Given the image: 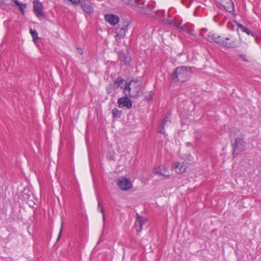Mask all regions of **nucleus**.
<instances>
[{
    "instance_id": "9b49d317",
    "label": "nucleus",
    "mask_w": 261,
    "mask_h": 261,
    "mask_svg": "<svg viewBox=\"0 0 261 261\" xmlns=\"http://www.w3.org/2000/svg\"><path fill=\"white\" fill-rule=\"evenodd\" d=\"M171 118L169 115L167 114L163 119L162 123L159 125L158 128L159 133L162 134H165V128L170 124Z\"/></svg>"
},
{
    "instance_id": "1a4fd4ad",
    "label": "nucleus",
    "mask_w": 261,
    "mask_h": 261,
    "mask_svg": "<svg viewBox=\"0 0 261 261\" xmlns=\"http://www.w3.org/2000/svg\"><path fill=\"white\" fill-rule=\"evenodd\" d=\"M224 42L227 43V46H224L228 48H237L239 44L238 40L232 35L226 37Z\"/></svg>"
},
{
    "instance_id": "e433bc0d",
    "label": "nucleus",
    "mask_w": 261,
    "mask_h": 261,
    "mask_svg": "<svg viewBox=\"0 0 261 261\" xmlns=\"http://www.w3.org/2000/svg\"><path fill=\"white\" fill-rule=\"evenodd\" d=\"M80 54H82L83 53H81V51H80Z\"/></svg>"
},
{
    "instance_id": "58836bf2",
    "label": "nucleus",
    "mask_w": 261,
    "mask_h": 261,
    "mask_svg": "<svg viewBox=\"0 0 261 261\" xmlns=\"http://www.w3.org/2000/svg\"><path fill=\"white\" fill-rule=\"evenodd\" d=\"M188 157H191V155L190 154H189V156Z\"/></svg>"
},
{
    "instance_id": "473e14b6",
    "label": "nucleus",
    "mask_w": 261,
    "mask_h": 261,
    "mask_svg": "<svg viewBox=\"0 0 261 261\" xmlns=\"http://www.w3.org/2000/svg\"><path fill=\"white\" fill-rule=\"evenodd\" d=\"M62 228H61V229H60V233H59V236H58V239L59 238L60 235H61V232H62Z\"/></svg>"
},
{
    "instance_id": "aec40b11",
    "label": "nucleus",
    "mask_w": 261,
    "mask_h": 261,
    "mask_svg": "<svg viewBox=\"0 0 261 261\" xmlns=\"http://www.w3.org/2000/svg\"><path fill=\"white\" fill-rule=\"evenodd\" d=\"M227 6H224L226 10L230 13L234 11V6L231 0H228Z\"/></svg>"
},
{
    "instance_id": "39448f33",
    "label": "nucleus",
    "mask_w": 261,
    "mask_h": 261,
    "mask_svg": "<svg viewBox=\"0 0 261 261\" xmlns=\"http://www.w3.org/2000/svg\"><path fill=\"white\" fill-rule=\"evenodd\" d=\"M201 35L202 37L210 42L213 41L222 46H227V43L224 42V40H223L222 37L219 35L213 34L212 33H209L206 35H205V34L202 32L201 33Z\"/></svg>"
},
{
    "instance_id": "f704fd0d",
    "label": "nucleus",
    "mask_w": 261,
    "mask_h": 261,
    "mask_svg": "<svg viewBox=\"0 0 261 261\" xmlns=\"http://www.w3.org/2000/svg\"><path fill=\"white\" fill-rule=\"evenodd\" d=\"M103 220L105 219V216H104V215H103Z\"/></svg>"
},
{
    "instance_id": "0eeeda50",
    "label": "nucleus",
    "mask_w": 261,
    "mask_h": 261,
    "mask_svg": "<svg viewBox=\"0 0 261 261\" xmlns=\"http://www.w3.org/2000/svg\"><path fill=\"white\" fill-rule=\"evenodd\" d=\"M129 97L128 95H125V96L118 98L117 101L118 107L120 108H126L128 109L132 108V101Z\"/></svg>"
},
{
    "instance_id": "4c0bfd02",
    "label": "nucleus",
    "mask_w": 261,
    "mask_h": 261,
    "mask_svg": "<svg viewBox=\"0 0 261 261\" xmlns=\"http://www.w3.org/2000/svg\"><path fill=\"white\" fill-rule=\"evenodd\" d=\"M80 54H82L83 53H81V51H80Z\"/></svg>"
},
{
    "instance_id": "f03ea898",
    "label": "nucleus",
    "mask_w": 261,
    "mask_h": 261,
    "mask_svg": "<svg viewBox=\"0 0 261 261\" xmlns=\"http://www.w3.org/2000/svg\"><path fill=\"white\" fill-rule=\"evenodd\" d=\"M191 68L189 66H180L176 68L171 76L172 81L175 83L186 82L188 79Z\"/></svg>"
},
{
    "instance_id": "ea45409f",
    "label": "nucleus",
    "mask_w": 261,
    "mask_h": 261,
    "mask_svg": "<svg viewBox=\"0 0 261 261\" xmlns=\"http://www.w3.org/2000/svg\"><path fill=\"white\" fill-rule=\"evenodd\" d=\"M189 161H191V158H189Z\"/></svg>"
},
{
    "instance_id": "6e6552de",
    "label": "nucleus",
    "mask_w": 261,
    "mask_h": 261,
    "mask_svg": "<svg viewBox=\"0 0 261 261\" xmlns=\"http://www.w3.org/2000/svg\"><path fill=\"white\" fill-rule=\"evenodd\" d=\"M33 10L38 18L43 19L44 18L43 12V6L40 1L35 0L33 2Z\"/></svg>"
},
{
    "instance_id": "393cba45",
    "label": "nucleus",
    "mask_w": 261,
    "mask_h": 261,
    "mask_svg": "<svg viewBox=\"0 0 261 261\" xmlns=\"http://www.w3.org/2000/svg\"><path fill=\"white\" fill-rule=\"evenodd\" d=\"M173 25L175 27L177 28L178 30L180 32V28L182 27L181 21H175L174 22Z\"/></svg>"
},
{
    "instance_id": "bb28decb",
    "label": "nucleus",
    "mask_w": 261,
    "mask_h": 261,
    "mask_svg": "<svg viewBox=\"0 0 261 261\" xmlns=\"http://www.w3.org/2000/svg\"><path fill=\"white\" fill-rule=\"evenodd\" d=\"M69 1L74 4H81V2L82 1V0H69Z\"/></svg>"
},
{
    "instance_id": "72a5a7b5",
    "label": "nucleus",
    "mask_w": 261,
    "mask_h": 261,
    "mask_svg": "<svg viewBox=\"0 0 261 261\" xmlns=\"http://www.w3.org/2000/svg\"><path fill=\"white\" fill-rule=\"evenodd\" d=\"M100 212L102 214H103V209L102 208H100Z\"/></svg>"
},
{
    "instance_id": "a19ab883",
    "label": "nucleus",
    "mask_w": 261,
    "mask_h": 261,
    "mask_svg": "<svg viewBox=\"0 0 261 261\" xmlns=\"http://www.w3.org/2000/svg\"><path fill=\"white\" fill-rule=\"evenodd\" d=\"M189 161H191V158H189Z\"/></svg>"
},
{
    "instance_id": "f3484780",
    "label": "nucleus",
    "mask_w": 261,
    "mask_h": 261,
    "mask_svg": "<svg viewBox=\"0 0 261 261\" xmlns=\"http://www.w3.org/2000/svg\"><path fill=\"white\" fill-rule=\"evenodd\" d=\"M234 23L237 25V30L239 29H240L242 31H243L244 33H246L248 35H251L253 37H255L256 36L255 33L252 32L248 28L246 27L243 26L242 24L237 22L236 21H234Z\"/></svg>"
},
{
    "instance_id": "5701e85b",
    "label": "nucleus",
    "mask_w": 261,
    "mask_h": 261,
    "mask_svg": "<svg viewBox=\"0 0 261 261\" xmlns=\"http://www.w3.org/2000/svg\"><path fill=\"white\" fill-rule=\"evenodd\" d=\"M190 28H191L190 24H185L182 25V27L180 28V32H187Z\"/></svg>"
},
{
    "instance_id": "7ed1b4c3",
    "label": "nucleus",
    "mask_w": 261,
    "mask_h": 261,
    "mask_svg": "<svg viewBox=\"0 0 261 261\" xmlns=\"http://www.w3.org/2000/svg\"><path fill=\"white\" fill-rule=\"evenodd\" d=\"M244 135L241 137H237L234 139V143L231 144L233 148L232 155L235 156L241 152L245 150L246 148V142L245 141Z\"/></svg>"
},
{
    "instance_id": "f257e3e1",
    "label": "nucleus",
    "mask_w": 261,
    "mask_h": 261,
    "mask_svg": "<svg viewBox=\"0 0 261 261\" xmlns=\"http://www.w3.org/2000/svg\"><path fill=\"white\" fill-rule=\"evenodd\" d=\"M142 84L137 81H131L124 87V94L130 98H137L142 93Z\"/></svg>"
},
{
    "instance_id": "423d86ee",
    "label": "nucleus",
    "mask_w": 261,
    "mask_h": 261,
    "mask_svg": "<svg viewBox=\"0 0 261 261\" xmlns=\"http://www.w3.org/2000/svg\"><path fill=\"white\" fill-rule=\"evenodd\" d=\"M117 186L122 190L128 191L132 188V184L126 177L121 176L117 179Z\"/></svg>"
},
{
    "instance_id": "b1692460",
    "label": "nucleus",
    "mask_w": 261,
    "mask_h": 261,
    "mask_svg": "<svg viewBox=\"0 0 261 261\" xmlns=\"http://www.w3.org/2000/svg\"><path fill=\"white\" fill-rule=\"evenodd\" d=\"M14 3L15 4V0H3L2 1V4H4L7 6H10Z\"/></svg>"
},
{
    "instance_id": "cd10ccee",
    "label": "nucleus",
    "mask_w": 261,
    "mask_h": 261,
    "mask_svg": "<svg viewBox=\"0 0 261 261\" xmlns=\"http://www.w3.org/2000/svg\"><path fill=\"white\" fill-rule=\"evenodd\" d=\"M155 173H156V174H159V173H160L161 175H163V176H166V178H168L169 177V175H166L165 174H163V173H161L160 171H158V170H156V171H155Z\"/></svg>"
},
{
    "instance_id": "f8f14e48",
    "label": "nucleus",
    "mask_w": 261,
    "mask_h": 261,
    "mask_svg": "<svg viewBox=\"0 0 261 261\" xmlns=\"http://www.w3.org/2000/svg\"><path fill=\"white\" fill-rule=\"evenodd\" d=\"M80 5L83 11L87 13H92L94 11L92 3L89 0H82Z\"/></svg>"
},
{
    "instance_id": "2f4dec72",
    "label": "nucleus",
    "mask_w": 261,
    "mask_h": 261,
    "mask_svg": "<svg viewBox=\"0 0 261 261\" xmlns=\"http://www.w3.org/2000/svg\"><path fill=\"white\" fill-rule=\"evenodd\" d=\"M100 202L99 200H98V208L100 207Z\"/></svg>"
},
{
    "instance_id": "c85d7f7f",
    "label": "nucleus",
    "mask_w": 261,
    "mask_h": 261,
    "mask_svg": "<svg viewBox=\"0 0 261 261\" xmlns=\"http://www.w3.org/2000/svg\"><path fill=\"white\" fill-rule=\"evenodd\" d=\"M228 27L230 29H231L232 30H234V25H233V24L232 23H228Z\"/></svg>"
},
{
    "instance_id": "412c9836",
    "label": "nucleus",
    "mask_w": 261,
    "mask_h": 261,
    "mask_svg": "<svg viewBox=\"0 0 261 261\" xmlns=\"http://www.w3.org/2000/svg\"><path fill=\"white\" fill-rule=\"evenodd\" d=\"M112 112L113 118H119L122 114V111L116 108H114Z\"/></svg>"
},
{
    "instance_id": "2eb2a0df",
    "label": "nucleus",
    "mask_w": 261,
    "mask_h": 261,
    "mask_svg": "<svg viewBox=\"0 0 261 261\" xmlns=\"http://www.w3.org/2000/svg\"><path fill=\"white\" fill-rule=\"evenodd\" d=\"M105 19L106 21L112 25H115L119 21V18L118 16L114 14H106Z\"/></svg>"
},
{
    "instance_id": "a211bd4d",
    "label": "nucleus",
    "mask_w": 261,
    "mask_h": 261,
    "mask_svg": "<svg viewBox=\"0 0 261 261\" xmlns=\"http://www.w3.org/2000/svg\"><path fill=\"white\" fill-rule=\"evenodd\" d=\"M119 59L121 62H123L124 65H127L130 61V57L128 54H120Z\"/></svg>"
},
{
    "instance_id": "ddd939ff",
    "label": "nucleus",
    "mask_w": 261,
    "mask_h": 261,
    "mask_svg": "<svg viewBox=\"0 0 261 261\" xmlns=\"http://www.w3.org/2000/svg\"><path fill=\"white\" fill-rule=\"evenodd\" d=\"M146 222V219L141 216L139 214H136V221L135 222V227L137 232H140L142 229L143 226Z\"/></svg>"
},
{
    "instance_id": "4468645a",
    "label": "nucleus",
    "mask_w": 261,
    "mask_h": 261,
    "mask_svg": "<svg viewBox=\"0 0 261 261\" xmlns=\"http://www.w3.org/2000/svg\"><path fill=\"white\" fill-rule=\"evenodd\" d=\"M172 169L177 173L183 174L186 171L187 166L183 162H176L173 164Z\"/></svg>"
},
{
    "instance_id": "c9c22d12",
    "label": "nucleus",
    "mask_w": 261,
    "mask_h": 261,
    "mask_svg": "<svg viewBox=\"0 0 261 261\" xmlns=\"http://www.w3.org/2000/svg\"><path fill=\"white\" fill-rule=\"evenodd\" d=\"M205 31V29H202V32H203V31Z\"/></svg>"
},
{
    "instance_id": "c756f323",
    "label": "nucleus",
    "mask_w": 261,
    "mask_h": 261,
    "mask_svg": "<svg viewBox=\"0 0 261 261\" xmlns=\"http://www.w3.org/2000/svg\"><path fill=\"white\" fill-rule=\"evenodd\" d=\"M240 57L243 60L246 61V62H248V60L246 59V57L245 55H240Z\"/></svg>"
},
{
    "instance_id": "20e7f679",
    "label": "nucleus",
    "mask_w": 261,
    "mask_h": 261,
    "mask_svg": "<svg viewBox=\"0 0 261 261\" xmlns=\"http://www.w3.org/2000/svg\"><path fill=\"white\" fill-rule=\"evenodd\" d=\"M131 21L126 18L122 19L121 23L116 28V37L122 38L125 36L128 27L131 24Z\"/></svg>"
},
{
    "instance_id": "9d476101",
    "label": "nucleus",
    "mask_w": 261,
    "mask_h": 261,
    "mask_svg": "<svg viewBox=\"0 0 261 261\" xmlns=\"http://www.w3.org/2000/svg\"><path fill=\"white\" fill-rule=\"evenodd\" d=\"M129 3L134 7H138L142 9L141 13L148 14V7L145 5L144 2H140L138 0H129Z\"/></svg>"
},
{
    "instance_id": "dca6fc26",
    "label": "nucleus",
    "mask_w": 261,
    "mask_h": 261,
    "mask_svg": "<svg viewBox=\"0 0 261 261\" xmlns=\"http://www.w3.org/2000/svg\"><path fill=\"white\" fill-rule=\"evenodd\" d=\"M114 88L115 89L120 88L123 89L124 87H123V85H124V86H125V84H128L125 80L120 77H117L114 81Z\"/></svg>"
},
{
    "instance_id": "4be33fe9",
    "label": "nucleus",
    "mask_w": 261,
    "mask_h": 261,
    "mask_svg": "<svg viewBox=\"0 0 261 261\" xmlns=\"http://www.w3.org/2000/svg\"><path fill=\"white\" fill-rule=\"evenodd\" d=\"M30 33L32 35V37L33 38V41L34 42H36V41H37L38 38V32L36 30H33L32 29H30Z\"/></svg>"
},
{
    "instance_id": "a878e982",
    "label": "nucleus",
    "mask_w": 261,
    "mask_h": 261,
    "mask_svg": "<svg viewBox=\"0 0 261 261\" xmlns=\"http://www.w3.org/2000/svg\"><path fill=\"white\" fill-rule=\"evenodd\" d=\"M188 34H190L191 35H193L194 36H196V34L194 32V31L192 29V28H190L188 31L187 32Z\"/></svg>"
},
{
    "instance_id": "7c9ffc66",
    "label": "nucleus",
    "mask_w": 261,
    "mask_h": 261,
    "mask_svg": "<svg viewBox=\"0 0 261 261\" xmlns=\"http://www.w3.org/2000/svg\"><path fill=\"white\" fill-rule=\"evenodd\" d=\"M145 98L147 99L148 100H151L152 99V95L151 94H149V98H147V96H146Z\"/></svg>"
},
{
    "instance_id": "6ab92c4d",
    "label": "nucleus",
    "mask_w": 261,
    "mask_h": 261,
    "mask_svg": "<svg viewBox=\"0 0 261 261\" xmlns=\"http://www.w3.org/2000/svg\"><path fill=\"white\" fill-rule=\"evenodd\" d=\"M15 4L18 7L19 10L22 14H24V9L27 8L25 4H21L17 0H15Z\"/></svg>"
}]
</instances>
